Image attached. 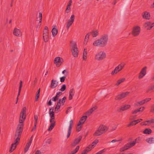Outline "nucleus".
<instances>
[{
	"label": "nucleus",
	"mask_w": 154,
	"mask_h": 154,
	"mask_svg": "<svg viewBox=\"0 0 154 154\" xmlns=\"http://www.w3.org/2000/svg\"><path fill=\"white\" fill-rule=\"evenodd\" d=\"M58 99V98H57V97L55 96L54 97L52 98L51 100L55 102Z\"/></svg>",
	"instance_id": "obj_54"
},
{
	"label": "nucleus",
	"mask_w": 154,
	"mask_h": 154,
	"mask_svg": "<svg viewBox=\"0 0 154 154\" xmlns=\"http://www.w3.org/2000/svg\"><path fill=\"white\" fill-rule=\"evenodd\" d=\"M146 140L148 143L151 144L154 143V138L153 137L149 138L146 139Z\"/></svg>",
	"instance_id": "obj_29"
},
{
	"label": "nucleus",
	"mask_w": 154,
	"mask_h": 154,
	"mask_svg": "<svg viewBox=\"0 0 154 154\" xmlns=\"http://www.w3.org/2000/svg\"><path fill=\"white\" fill-rule=\"evenodd\" d=\"M66 79V77L63 76L60 78V81L61 82H64Z\"/></svg>",
	"instance_id": "obj_55"
},
{
	"label": "nucleus",
	"mask_w": 154,
	"mask_h": 154,
	"mask_svg": "<svg viewBox=\"0 0 154 154\" xmlns=\"http://www.w3.org/2000/svg\"><path fill=\"white\" fill-rule=\"evenodd\" d=\"M102 134V133L98 130H98L96 131L94 133V135L97 136H100Z\"/></svg>",
	"instance_id": "obj_32"
},
{
	"label": "nucleus",
	"mask_w": 154,
	"mask_h": 154,
	"mask_svg": "<svg viewBox=\"0 0 154 154\" xmlns=\"http://www.w3.org/2000/svg\"><path fill=\"white\" fill-rule=\"evenodd\" d=\"M40 88H39L37 91L36 93V95L35 97V101H37L39 97V94L40 92Z\"/></svg>",
	"instance_id": "obj_35"
},
{
	"label": "nucleus",
	"mask_w": 154,
	"mask_h": 154,
	"mask_svg": "<svg viewBox=\"0 0 154 154\" xmlns=\"http://www.w3.org/2000/svg\"><path fill=\"white\" fill-rule=\"evenodd\" d=\"M107 127L105 125H102L100 126L98 128V130L103 134L104 132L108 130Z\"/></svg>",
	"instance_id": "obj_18"
},
{
	"label": "nucleus",
	"mask_w": 154,
	"mask_h": 154,
	"mask_svg": "<svg viewBox=\"0 0 154 154\" xmlns=\"http://www.w3.org/2000/svg\"><path fill=\"white\" fill-rule=\"evenodd\" d=\"M91 112H90V111L88 110V111H87V112H86V113H85V114L87 116H90L91 114Z\"/></svg>",
	"instance_id": "obj_64"
},
{
	"label": "nucleus",
	"mask_w": 154,
	"mask_h": 154,
	"mask_svg": "<svg viewBox=\"0 0 154 154\" xmlns=\"http://www.w3.org/2000/svg\"><path fill=\"white\" fill-rule=\"evenodd\" d=\"M141 15L143 19L146 20H149L150 19V15L149 12L144 11L142 13Z\"/></svg>",
	"instance_id": "obj_15"
},
{
	"label": "nucleus",
	"mask_w": 154,
	"mask_h": 154,
	"mask_svg": "<svg viewBox=\"0 0 154 154\" xmlns=\"http://www.w3.org/2000/svg\"><path fill=\"white\" fill-rule=\"evenodd\" d=\"M72 1L71 0H70L67 4V6L70 7L72 5Z\"/></svg>",
	"instance_id": "obj_59"
},
{
	"label": "nucleus",
	"mask_w": 154,
	"mask_h": 154,
	"mask_svg": "<svg viewBox=\"0 0 154 154\" xmlns=\"http://www.w3.org/2000/svg\"><path fill=\"white\" fill-rule=\"evenodd\" d=\"M131 106V105H123L120 107V108L117 110V111L119 112H121L129 109Z\"/></svg>",
	"instance_id": "obj_11"
},
{
	"label": "nucleus",
	"mask_w": 154,
	"mask_h": 154,
	"mask_svg": "<svg viewBox=\"0 0 154 154\" xmlns=\"http://www.w3.org/2000/svg\"><path fill=\"white\" fill-rule=\"evenodd\" d=\"M90 35V33H87L85 36V39L84 41V44H86L87 42H88V39L89 38V37Z\"/></svg>",
	"instance_id": "obj_26"
},
{
	"label": "nucleus",
	"mask_w": 154,
	"mask_h": 154,
	"mask_svg": "<svg viewBox=\"0 0 154 154\" xmlns=\"http://www.w3.org/2000/svg\"><path fill=\"white\" fill-rule=\"evenodd\" d=\"M91 149L88 146L86 148L84 149L83 152H82L81 154H86L88 152L91 150Z\"/></svg>",
	"instance_id": "obj_25"
},
{
	"label": "nucleus",
	"mask_w": 154,
	"mask_h": 154,
	"mask_svg": "<svg viewBox=\"0 0 154 154\" xmlns=\"http://www.w3.org/2000/svg\"><path fill=\"white\" fill-rule=\"evenodd\" d=\"M151 100V98H147L143 100L144 102V103L149 101Z\"/></svg>",
	"instance_id": "obj_56"
},
{
	"label": "nucleus",
	"mask_w": 154,
	"mask_h": 154,
	"mask_svg": "<svg viewBox=\"0 0 154 154\" xmlns=\"http://www.w3.org/2000/svg\"><path fill=\"white\" fill-rule=\"evenodd\" d=\"M98 142V140H95L92 143L91 145H89L88 146L91 149L93 148L97 143Z\"/></svg>",
	"instance_id": "obj_22"
},
{
	"label": "nucleus",
	"mask_w": 154,
	"mask_h": 154,
	"mask_svg": "<svg viewBox=\"0 0 154 154\" xmlns=\"http://www.w3.org/2000/svg\"><path fill=\"white\" fill-rule=\"evenodd\" d=\"M30 145L27 143L24 149V152L25 153L27 152L29 149L30 146Z\"/></svg>",
	"instance_id": "obj_41"
},
{
	"label": "nucleus",
	"mask_w": 154,
	"mask_h": 154,
	"mask_svg": "<svg viewBox=\"0 0 154 154\" xmlns=\"http://www.w3.org/2000/svg\"><path fill=\"white\" fill-rule=\"evenodd\" d=\"M22 83L23 82L22 81H20V86L19 88V91H18V92L17 95V99L16 101V104H17L18 102V97L20 95L21 90V88L22 87Z\"/></svg>",
	"instance_id": "obj_19"
},
{
	"label": "nucleus",
	"mask_w": 154,
	"mask_h": 154,
	"mask_svg": "<svg viewBox=\"0 0 154 154\" xmlns=\"http://www.w3.org/2000/svg\"><path fill=\"white\" fill-rule=\"evenodd\" d=\"M66 89V85L65 84L63 85L61 87V88L60 89V90L62 91H63Z\"/></svg>",
	"instance_id": "obj_42"
},
{
	"label": "nucleus",
	"mask_w": 154,
	"mask_h": 154,
	"mask_svg": "<svg viewBox=\"0 0 154 154\" xmlns=\"http://www.w3.org/2000/svg\"><path fill=\"white\" fill-rule=\"evenodd\" d=\"M147 67L145 66L143 68L139 74L138 78L139 79H142L146 74Z\"/></svg>",
	"instance_id": "obj_12"
},
{
	"label": "nucleus",
	"mask_w": 154,
	"mask_h": 154,
	"mask_svg": "<svg viewBox=\"0 0 154 154\" xmlns=\"http://www.w3.org/2000/svg\"><path fill=\"white\" fill-rule=\"evenodd\" d=\"M53 36L55 37L57 34L58 29L56 28H54L51 30Z\"/></svg>",
	"instance_id": "obj_21"
},
{
	"label": "nucleus",
	"mask_w": 154,
	"mask_h": 154,
	"mask_svg": "<svg viewBox=\"0 0 154 154\" xmlns=\"http://www.w3.org/2000/svg\"><path fill=\"white\" fill-rule=\"evenodd\" d=\"M61 104H58L57 103V104L55 108V111L56 112H58V110L60 109V106Z\"/></svg>",
	"instance_id": "obj_37"
},
{
	"label": "nucleus",
	"mask_w": 154,
	"mask_h": 154,
	"mask_svg": "<svg viewBox=\"0 0 154 154\" xmlns=\"http://www.w3.org/2000/svg\"><path fill=\"white\" fill-rule=\"evenodd\" d=\"M81 126H78L76 128V130L77 131L79 132L81 131Z\"/></svg>",
	"instance_id": "obj_63"
},
{
	"label": "nucleus",
	"mask_w": 154,
	"mask_h": 154,
	"mask_svg": "<svg viewBox=\"0 0 154 154\" xmlns=\"http://www.w3.org/2000/svg\"><path fill=\"white\" fill-rule=\"evenodd\" d=\"M73 124V122L72 120H71L69 122V126L68 128V132L67 136V138H69L71 134V129Z\"/></svg>",
	"instance_id": "obj_14"
},
{
	"label": "nucleus",
	"mask_w": 154,
	"mask_h": 154,
	"mask_svg": "<svg viewBox=\"0 0 154 154\" xmlns=\"http://www.w3.org/2000/svg\"><path fill=\"white\" fill-rule=\"evenodd\" d=\"M62 94H63L61 92H59L57 93L56 96H57L58 98H59V97Z\"/></svg>",
	"instance_id": "obj_52"
},
{
	"label": "nucleus",
	"mask_w": 154,
	"mask_h": 154,
	"mask_svg": "<svg viewBox=\"0 0 154 154\" xmlns=\"http://www.w3.org/2000/svg\"><path fill=\"white\" fill-rule=\"evenodd\" d=\"M141 29L140 26H133L132 30V34L134 36H138L140 32Z\"/></svg>",
	"instance_id": "obj_6"
},
{
	"label": "nucleus",
	"mask_w": 154,
	"mask_h": 154,
	"mask_svg": "<svg viewBox=\"0 0 154 154\" xmlns=\"http://www.w3.org/2000/svg\"><path fill=\"white\" fill-rule=\"evenodd\" d=\"M75 16L74 15H72L68 20L70 21L71 22L73 23L75 20Z\"/></svg>",
	"instance_id": "obj_40"
},
{
	"label": "nucleus",
	"mask_w": 154,
	"mask_h": 154,
	"mask_svg": "<svg viewBox=\"0 0 154 154\" xmlns=\"http://www.w3.org/2000/svg\"><path fill=\"white\" fill-rule=\"evenodd\" d=\"M147 121H145V122H142L141 123H140V124L141 125H147V124H145V123H147Z\"/></svg>",
	"instance_id": "obj_62"
},
{
	"label": "nucleus",
	"mask_w": 154,
	"mask_h": 154,
	"mask_svg": "<svg viewBox=\"0 0 154 154\" xmlns=\"http://www.w3.org/2000/svg\"><path fill=\"white\" fill-rule=\"evenodd\" d=\"M13 34L17 36H22V33L20 30L17 28H15L13 31Z\"/></svg>",
	"instance_id": "obj_17"
},
{
	"label": "nucleus",
	"mask_w": 154,
	"mask_h": 154,
	"mask_svg": "<svg viewBox=\"0 0 154 154\" xmlns=\"http://www.w3.org/2000/svg\"><path fill=\"white\" fill-rule=\"evenodd\" d=\"M125 64L124 63H122L116 67L115 69L111 72V74L114 75L117 74L118 72H120L124 67Z\"/></svg>",
	"instance_id": "obj_5"
},
{
	"label": "nucleus",
	"mask_w": 154,
	"mask_h": 154,
	"mask_svg": "<svg viewBox=\"0 0 154 154\" xmlns=\"http://www.w3.org/2000/svg\"><path fill=\"white\" fill-rule=\"evenodd\" d=\"M87 116H82L81 118L80 121H79L77 124V126H80L81 125L83 124L87 119Z\"/></svg>",
	"instance_id": "obj_16"
},
{
	"label": "nucleus",
	"mask_w": 154,
	"mask_h": 154,
	"mask_svg": "<svg viewBox=\"0 0 154 154\" xmlns=\"http://www.w3.org/2000/svg\"><path fill=\"white\" fill-rule=\"evenodd\" d=\"M66 97H64L63 98L62 101H61V103L63 105L64 104V103L65 102V100H66Z\"/></svg>",
	"instance_id": "obj_53"
},
{
	"label": "nucleus",
	"mask_w": 154,
	"mask_h": 154,
	"mask_svg": "<svg viewBox=\"0 0 154 154\" xmlns=\"http://www.w3.org/2000/svg\"><path fill=\"white\" fill-rule=\"evenodd\" d=\"M140 140V137H138L134 141H133L132 142H135V144H136V143H139Z\"/></svg>",
	"instance_id": "obj_51"
},
{
	"label": "nucleus",
	"mask_w": 154,
	"mask_h": 154,
	"mask_svg": "<svg viewBox=\"0 0 154 154\" xmlns=\"http://www.w3.org/2000/svg\"><path fill=\"white\" fill-rule=\"evenodd\" d=\"M125 80V78H122L121 79L118 80L117 81V82L115 84V85L116 86H118L119 84H121L122 83L124 82Z\"/></svg>",
	"instance_id": "obj_27"
},
{
	"label": "nucleus",
	"mask_w": 154,
	"mask_h": 154,
	"mask_svg": "<svg viewBox=\"0 0 154 154\" xmlns=\"http://www.w3.org/2000/svg\"><path fill=\"white\" fill-rule=\"evenodd\" d=\"M34 119H35V122H34V126L32 130V131H34L35 129L37 123L38 121V117L37 115H35Z\"/></svg>",
	"instance_id": "obj_23"
},
{
	"label": "nucleus",
	"mask_w": 154,
	"mask_h": 154,
	"mask_svg": "<svg viewBox=\"0 0 154 154\" xmlns=\"http://www.w3.org/2000/svg\"><path fill=\"white\" fill-rule=\"evenodd\" d=\"M106 150V149H104L101 150L99 151V152H97L95 154H103V153L105 152Z\"/></svg>",
	"instance_id": "obj_48"
},
{
	"label": "nucleus",
	"mask_w": 154,
	"mask_h": 154,
	"mask_svg": "<svg viewBox=\"0 0 154 154\" xmlns=\"http://www.w3.org/2000/svg\"><path fill=\"white\" fill-rule=\"evenodd\" d=\"M73 23L71 22L70 21L68 20L67 22L66 27L67 30H68L69 27L72 25Z\"/></svg>",
	"instance_id": "obj_36"
},
{
	"label": "nucleus",
	"mask_w": 154,
	"mask_h": 154,
	"mask_svg": "<svg viewBox=\"0 0 154 154\" xmlns=\"http://www.w3.org/2000/svg\"><path fill=\"white\" fill-rule=\"evenodd\" d=\"M26 108L25 107H23L22 109V111L20 112V119H19V123L20 124H19V125L23 124V122L25 121V119H26Z\"/></svg>",
	"instance_id": "obj_4"
},
{
	"label": "nucleus",
	"mask_w": 154,
	"mask_h": 154,
	"mask_svg": "<svg viewBox=\"0 0 154 154\" xmlns=\"http://www.w3.org/2000/svg\"><path fill=\"white\" fill-rule=\"evenodd\" d=\"M49 35L48 28L46 26L45 27L44 30L43 31V35Z\"/></svg>",
	"instance_id": "obj_33"
},
{
	"label": "nucleus",
	"mask_w": 154,
	"mask_h": 154,
	"mask_svg": "<svg viewBox=\"0 0 154 154\" xmlns=\"http://www.w3.org/2000/svg\"><path fill=\"white\" fill-rule=\"evenodd\" d=\"M137 104H138L140 105H141L144 104V102L143 100L140 101L138 102L137 103Z\"/></svg>",
	"instance_id": "obj_57"
},
{
	"label": "nucleus",
	"mask_w": 154,
	"mask_h": 154,
	"mask_svg": "<svg viewBox=\"0 0 154 154\" xmlns=\"http://www.w3.org/2000/svg\"><path fill=\"white\" fill-rule=\"evenodd\" d=\"M136 125V123L134 120L130 122L127 125V127H130L131 126Z\"/></svg>",
	"instance_id": "obj_38"
},
{
	"label": "nucleus",
	"mask_w": 154,
	"mask_h": 154,
	"mask_svg": "<svg viewBox=\"0 0 154 154\" xmlns=\"http://www.w3.org/2000/svg\"><path fill=\"white\" fill-rule=\"evenodd\" d=\"M79 146H76V147L75 149H74L73 151H72V152H73L75 153L79 150Z\"/></svg>",
	"instance_id": "obj_49"
},
{
	"label": "nucleus",
	"mask_w": 154,
	"mask_h": 154,
	"mask_svg": "<svg viewBox=\"0 0 154 154\" xmlns=\"http://www.w3.org/2000/svg\"><path fill=\"white\" fill-rule=\"evenodd\" d=\"M106 57V54L103 51H100L95 55V59L98 60H102L105 58Z\"/></svg>",
	"instance_id": "obj_7"
},
{
	"label": "nucleus",
	"mask_w": 154,
	"mask_h": 154,
	"mask_svg": "<svg viewBox=\"0 0 154 154\" xmlns=\"http://www.w3.org/2000/svg\"><path fill=\"white\" fill-rule=\"evenodd\" d=\"M51 117V119L50 120V122L51 123H53L54 122H55L54 121L55 119V116H54V115H52L51 116H50Z\"/></svg>",
	"instance_id": "obj_45"
},
{
	"label": "nucleus",
	"mask_w": 154,
	"mask_h": 154,
	"mask_svg": "<svg viewBox=\"0 0 154 154\" xmlns=\"http://www.w3.org/2000/svg\"><path fill=\"white\" fill-rule=\"evenodd\" d=\"M23 124L18 125L14 137V139H15L14 143L11 144V149L9 150L10 152H11L15 149L17 146L18 144L23 131Z\"/></svg>",
	"instance_id": "obj_1"
},
{
	"label": "nucleus",
	"mask_w": 154,
	"mask_h": 154,
	"mask_svg": "<svg viewBox=\"0 0 154 154\" xmlns=\"http://www.w3.org/2000/svg\"><path fill=\"white\" fill-rule=\"evenodd\" d=\"M129 94L130 92L128 91L122 93L116 96L115 100H121L127 97Z\"/></svg>",
	"instance_id": "obj_9"
},
{
	"label": "nucleus",
	"mask_w": 154,
	"mask_h": 154,
	"mask_svg": "<svg viewBox=\"0 0 154 154\" xmlns=\"http://www.w3.org/2000/svg\"><path fill=\"white\" fill-rule=\"evenodd\" d=\"M43 38L44 41L45 42H48L49 39L48 35H43Z\"/></svg>",
	"instance_id": "obj_28"
},
{
	"label": "nucleus",
	"mask_w": 154,
	"mask_h": 154,
	"mask_svg": "<svg viewBox=\"0 0 154 154\" xmlns=\"http://www.w3.org/2000/svg\"><path fill=\"white\" fill-rule=\"evenodd\" d=\"M55 122H54L52 123H51L50 126L49 128L48 129V131H51V130L53 129V128H54L55 125Z\"/></svg>",
	"instance_id": "obj_34"
},
{
	"label": "nucleus",
	"mask_w": 154,
	"mask_h": 154,
	"mask_svg": "<svg viewBox=\"0 0 154 154\" xmlns=\"http://www.w3.org/2000/svg\"><path fill=\"white\" fill-rule=\"evenodd\" d=\"M136 115L131 116L129 118V120L130 121L135 119L137 116Z\"/></svg>",
	"instance_id": "obj_44"
},
{
	"label": "nucleus",
	"mask_w": 154,
	"mask_h": 154,
	"mask_svg": "<svg viewBox=\"0 0 154 154\" xmlns=\"http://www.w3.org/2000/svg\"><path fill=\"white\" fill-rule=\"evenodd\" d=\"M147 123H154V119H151L150 120L147 121Z\"/></svg>",
	"instance_id": "obj_60"
},
{
	"label": "nucleus",
	"mask_w": 154,
	"mask_h": 154,
	"mask_svg": "<svg viewBox=\"0 0 154 154\" xmlns=\"http://www.w3.org/2000/svg\"><path fill=\"white\" fill-rule=\"evenodd\" d=\"M71 10V8L70 7L67 6L65 10V12L67 13H68L70 12Z\"/></svg>",
	"instance_id": "obj_43"
},
{
	"label": "nucleus",
	"mask_w": 154,
	"mask_h": 154,
	"mask_svg": "<svg viewBox=\"0 0 154 154\" xmlns=\"http://www.w3.org/2000/svg\"><path fill=\"white\" fill-rule=\"evenodd\" d=\"M117 128V126L116 125H115L112 128L110 129V131H112L115 130Z\"/></svg>",
	"instance_id": "obj_61"
},
{
	"label": "nucleus",
	"mask_w": 154,
	"mask_h": 154,
	"mask_svg": "<svg viewBox=\"0 0 154 154\" xmlns=\"http://www.w3.org/2000/svg\"><path fill=\"white\" fill-rule=\"evenodd\" d=\"M108 40V35L104 34L102 35L99 39L96 40L93 43V45L95 46L104 47L107 45Z\"/></svg>",
	"instance_id": "obj_2"
},
{
	"label": "nucleus",
	"mask_w": 154,
	"mask_h": 154,
	"mask_svg": "<svg viewBox=\"0 0 154 154\" xmlns=\"http://www.w3.org/2000/svg\"><path fill=\"white\" fill-rule=\"evenodd\" d=\"M82 139V137L81 136H79L78 137L75 138L71 144L72 146L74 147L76 146L79 143Z\"/></svg>",
	"instance_id": "obj_13"
},
{
	"label": "nucleus",
	"mask_w": 154,
	"mask_h": 154,
	"mask_svg": "<svg viewBox=\"0 0 154 154\" xmlns=\"http://www.w3.org/2000/svg\"><path fill=\"white\" fill-rule=\"evenodd\" d=\"M151 23L149 22H147L145 23L144 24V27H146L147 26H151Z\"/></svg>",
	"instance_id": "obj_47"
},
{
	"label": "nucleus",
	"mask_w": 154,
	"mask_h": 154,
	"mask_svg": "<svg viewBox=\"0 0 154 154\" xmlns=\"http://www.w3.org/2000/svg\"><path fill=\"white\" fill-rule=\"evenodd\" d=\"M63 62V60L62 58L57 57L55 58L54 60V63L57 64L56 66L59 67Z\"/></svg>",
	"instance_id": "obj_10"
},
{
	"label": "nucleus",
	"mask_w": 154,
	"mask_h": 154,
	"mask_svg": "<svg viewBox=\"0 0 154 154\" xmlns=\"http://www.w3.org/2000/svg\"><path fill=\"white\" fill-rule=\"evenodd\" d=\"M54 109L52 108L50 109L49 111V114L50 116H51L52 115H54V113L53 111Z\"/></svg>",
	"instance_id": "obj_39"
},
{
	"label": "nucleus",
	"mask_w": 154,
	"mask_h": 154,
	"mask_svg": "<svg viewBox=\"0 0 154 154\" xmlns=\"http://www.w3.org/2000/svg\"><path fill=\"white\" fill-rule=\"evenodd\" d=\"M87 49H84L83 53V59L84 60H86L87 59Z\"/></svg>",
	"instance_id": "obj_24"
},
{
	"label": "nucleus",
	"mask_w": 154,
	"mask_h": 154,
	"mask_svg": "<svg viewBox=\"0 0 154 154\" xmlns=\"http://www.w3.org/2000/svg\"><path fill=\"white\" fill-rule=\"evenodd\" d=\"M143 132L145 134H149L152 133V130L150 129L146 128L143 131Z\"/></svg>",
	"instance_id": "obj_30"
},
{
	"label": "nucleus",
	"mask_w": 154,
	"mask_h": 154,
	"mask_svg": "<svg viewBox=\"0 0 154 154\" xmlns=\"http://www.w3.org/2000/svg\"><path fill=\"white\" fill-rule=\"evenodd\" d=\"M51 138L48 139L46 141L45 143H48V144H50L51 143Z\"/></svg>",
	"instance_id": "obj_58"
},
{
	"label": "nucleus",
	"mask_w": 154,
	"mask_h": 154,
	"mask_svg": "<svg viewBox=\"0 0 154 154\" xmlns=\"http://www.w3.org/2000/svg\"><path fill=\"white\" fill-rule=\"evenodd\" d=\"M135 145V142H134L132 143H128L125 144L124 147L121 148L120 149V151L121 152H123L134 146Z\"/></svg>",
	"instance_id": "obj_8"
},
{
	"label": "nucleus",
	"mask_w": 154,
	"mask_h": 154,
	"mask_svg": "<svg viewBox=\"0 0 154 154\" xmlns=\"http://www.w3.org/2000/svg\"><path fill=\"white\" fill-rule=\"evenodd\" d=\"M58 82L56 80L53 79L51 80L50 88H55L58 85Z\"/></svg>",
	"instance_id": "obj_20"
},
{
	"label": "nucleus",
	"mask_w": 154,
	"mask_h": 154,
	"mask_svg": "<svg viewBox=\"0 0 154 154\" xmlns=\"http://www.w3.org/2000/svg\"><path fill=\"white\" fill-rule=\"evenodd\" d=\"M154 89V85L153 86H150L148 90H147V92H148L149 91H152Z\"/></svg>",
	"instance_id": "obj_50"
},
{
	"label": "nucleus",
	"mask_w": 154,
	"mask_h": 154,
	"mask_svg": "<svg viewBox=\"0 0 154 154\" xmlns=\"http://www.w3.org/2000/svg\"><path fill=\"white\" fill-rule=\"evenodd\" d=\"M71 51L72 55L75 57H77L79 54V51L76 42L72 41L70 42Z\"/></svg>",
	"instance_id": "obj_3"
},
{
	"label": "nucleus",
	"mask_w": 154,
	"mask_h": 154,
	"mask_svg": "<svg viewBox=\"0 0 154 154\" xmlns=\"http://www.w3.org/2000/svg\"><path fill=\"white\" fill-rule=\"evenodd\" d=\"M75 93V91L74 89L72 88L70 89L69 91V94L72 95H74Z\"/></svg>",
	"instance_id": "obj_46"
},
{
	"label": "nucleus",
	"mask_w": 154,
	"mask_h": 154,
	"mask_svg": "<svg viewBox=\"0 0 154 154\" xmlns=\"http://www.w3.org/2000/svg\"><path fill=\"white\" fill-rule=\"evenodd\" d=\"M92 36L93 37H95L97 36L98 34V32L97 30L92 31L91 32Z\"/></svg>",
	"instance_id": "obj_31"
}]
</instances>
